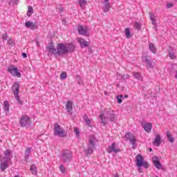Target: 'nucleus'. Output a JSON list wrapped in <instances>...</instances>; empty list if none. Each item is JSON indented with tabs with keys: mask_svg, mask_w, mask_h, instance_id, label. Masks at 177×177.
I'll return each instance as SVG.
<instances>
[{
	"mask_svg": "<svg viewBox=\"0 0 177 177\" xmlns=\"http://www.w3.org/2000/svg\"><path fill=\"white\" fill-rule=\"evenodd\" d=\"M83 120H84V121H86L87 120H89V118H88V115H84L83 116Z\"/></svg>",
	"mask_w": 177,
	"mask_h": 177,
	"instance_id": "45",
	"label": "nucleus"
},
{
	"mask_svg": "<svg viewBox=\"0 0 177 177\" xmlns=\"http://www.w3.org/2000/svg\"><path fill=\"white\" fill-rule=\"evenodd\" d=\"M104 1H109V0H104Z\"/></svg>",
	"mask_w": 177,
	"mask_h": 177,
	"instance_id": "62",
	"label": "nucleus"
},
{
	"mask_svg": "<svg viewBox=\"0 0 177 177\" xmlns=\"http://www.w3.org/2000/svg\"><path fill=\"white\" fill-rule=\"evenodd\" d=\"M31 150L32 148L29 147L27 148L25 151V161H28V158H30V154H31Z\"/></svg>",
	"mask_w": 177,
	"mask_h": 177,
	"instance_id": "21",
	"label": "nucleus"
},
{
	"mask_svg": "<svg viewBox=\"0 0 177 177\" xmlns=\"http://www.w3.org/2000/svg\"><path fill=\"white\" fill-rule=\"evenodd\" d=\"M125 138H127V139L128 140H131V139H133L135 138V135H133L132 133L131 132H128L126 135H125Z\"/></svg>",
	"mask_w": 177,
	"mask_h": 177,
	"instance_id": "29",
	"label": "nucleus"
},
{
	"mask_svg": "<svg viewBox=\"0 0 177 177\" xmlns=\"http://www.w3.org/2000/svg\"><path fill=\"white\" fill-rule=\"evenodd\" d=\"M147 63V67L148 68H153V63L151 62V58L147 55L144 57Z\"/></svg>",
	"mask_w": 177,
	"mask_h": 177,
	"instance_id": "17",
	"label": "nucleus"
},
{
	"mask_svg": "<svg viewBox=\"0 0 177 177\" xmlns=\"http://www.w3.org/2000/svg\"><path fill=\"white\" fill-rule=\"evenodd\" d=\"M78 42L80 45V47L82 48H86V46H89V45L88 44V41H85V39H80L78 40Z\"/></svg>",
	"mask_w": 177,
	"mask_h": 177,
	"instance_id": "20",
	"label": "nucleus"
},
{
	"mask_svg": "<svg viewBox=\"0 0 177 177\" xmlns=\"http://www.w3.org/2000/svg\"><path fill=\"white\" fill-rule=\"evenodd\" d=\"M88 50H89V52H91V48H88Z\"/></svg>",
	"mask_w": 177,
	"mask_h": 177,
	"instance_id": "59",
	"label": "nucleus"
},
{
	"mask_svg": "<svg viewBox=\"0 0 177 177\" xmlns=\"http://www.w3.org/2000/svg\"><path fill=\"white\" fill-rule=\"evenodd\" d=\"M124 97H125V98L128 97V95H124Z\"/></svg>",
	"mask_w": 177,
	"mask_h": 177,
	"instance_id": "56",
	"label": "nucleus"
},
{
	"mask_svg": "<svg viewBox=\"0 0 177 177\" xmlns=\"http://www.w3.org/2000/svg\"><path fill=\"white\" fill-rule=\"evenodd\" d=\"M143 160V156H142L141 154H138L136 157V165L138 168L144 167V168L147 169V168L150 167V165H149V162L144 161Z\"/></svg>",
	"mask_w": 177,
	"mask_h": 177,
	"instance_id": "6",
	"label": "nucleus"
},
{
	"mask_svg": "<svg viewBox=\"0 0 177 177\" xmlns=\"http://www.w3.org/2000/svg\"><path fill=\"white\" fill-rule=\"evenodd\" d=\"M134 27L136 28V30H137L138 31H140V30H142V27L140 26V23L139 22H135L134 23Z\"/></svg>",
	"mask_w": 177,
	"mask_h": 177,
	"instance_id": "30",
	"label": "nucleus"
},
{
	"mask_svg": "<svg viewBox=\"0 0 177 177\" xmlns=\"http://www.w3.org/2000/svg\"><path fill=\"white\" fill-rule=\"evenodd\" d=\"M141 125H142V127H143V128L146 132L151 131V128H153V125L151 124V123L142 122V123H141Z\"/></svg>",
	"mask_w": 177,
	"mask_h": 177,
	"instance_id": "15",
	"label": "nucleus"
},
{
	"mask_svg": "<svg viewBox=\"0 0 177 177\" xmlns=\"http://www.w3.org/2000/svg\"><path fill=\"white\" fill-rule=\"evenodd\" d=\"M122 80H127V78H129V75H126L125 76L122 77Z\"/></svg>",
	"mask_w": 177,
	"mask_h": 177,
	"instance_id": "46",
	"label": "nucleus"
},
{
	"mask_svg": "<svg viewBox=\"0 0 177 177\" xmlns=\"http://www.w3.org/2000/svg\"><path fill=\"white\" fill-rule=\"evenodd\" d=\"M14 3H15V5H17V4L19 3V1H13V2H12V5H13Z\"/></svg>",
	"mask_w": 177,
	"mask_h": 177,
	"instance_id": "48",
	"label": "nucleus"
},
{
	"mask_svg": "<svg viewBox=\"0 0 177 177\" xmlns=\"http://www.w3.org/2000/svg\"><path fill=\"white\" fill-rule=\"evenodd\" d=\"M30 171H33V172H37V166L35 165H32L30 166Z\"/></svg>",
	"mask_w": 177,
	"mask_h": 177,
	"instance_id": "40",
	"label": "nucleus"
},
{
	"mask_svg": "<svg viewBox=\"0 0 177 177\" xmlns=\"http://www.w3.org/2000/svg\"><path fill=\"white\" fill-rule=\"evenodd\" d=\"M124 34L126 35V38L129 39L132 37L131 35V30H129V28H127L124 30Z\"/></svg>",
	"mask_w": 177,
	"mask_h": 177,
	"instance_id": "28",
	"label": "nucleus"
},
{
	"mask_svg": "<svg viewBox=\"0 0 177 177\" xmlns=\"http://www.w3.org/2000/svg\"><path fill=\"white\" fill-rule=\"evenodd\" d=\"M77 31L80 35H86V32H88L86 28H84L82 25L78 26Z\"/></svg>",
	"mask_w": 177,
	"mask_h": 177,
	"instance_id": "16",
	"label": "nucleus"
},
{
	"mask_svg": "<svg viewBox=\"0 0 177 177\" xmlns=\"http://www.w3.org/2000/svg\"><path fill=\"white\" fill-rule=\"evenodd\" d=\"M75 80L79 85H81L82 84V79L81 78V76L76 75Z\"/></svg>",
	"mask_w": 177,
	"mask_h": 177,
	"instance_id": "32",
	"label": "nucleus"
},
{
	"mask_svg": "<svg viewBox=\"0 0 177 177\" xmlns=\"http://www.w3.org/2000/svg\"><path fill=\"white\" fill-rule=\"evenodd\" d=\"M149 19L151 21L153 26H156V15L151 12H149Z\"/></svg>",
	"mask_w": 177,
	"mask_h": 177,
	"instance_id": "26",
	"label": "nucleus"
},
{
	"mask_svg": "<svg viewBox=\"0 0 177 177\" xmlns=\"http://www.w3.org/2000/svg\"><path fill=\"white\" fill-rule=\"evenodd\" d=\"M153 145H156L157 147L161 145V136L158 134L156 136L155 140L153 141Z\"/></svg>",
	"mask_w": 177,
	"mask_h": 177,
	"instance_id": "19",
	"label": "nucleus"
},
{
	"mask_svg": "<svg viewBox=\"0 0 177 177\" xmlns=\"http://www.w3.org/2000/svg\"><path fill=\"white\" fill-rule=\"evenodd\" d=\"M19 88H20V84H19V82H15L12 86V91L19 104H23V101L20 100V96H19Z\"/></svg>",
	"mask_w": 177,
	"mask_h": 177,
	"instance_id": "4",
	"label": "nucleus"
},
{
	"mask_svg": "<svg viewBox=\"0 0 177 177\" xmlns=\"http://www.w3.org/2000/svg\"><path fill=\"white\" fill-rule=\"evenodd\" d=\"M30 122H31V119L26 115H23L19 120V125L22 128L30 125Z\"/></svg>",
	"mask_w": 177,
	"mask_h": 177,
	"instance_id": "8",
	"label": "nucleus"
},
{
	"mask_svg": "<svg viewBox=\"0 0 177 177\" xmlns=\"http://www.w3.org/2000/svg\"><path fill=\"white\" fill-rule=\"evenodd\" d=\"M8 45H10L11 46H15V41H13V39H12V38H10L8 40Z\"/></svg>",
	"mask_w": 177,
	"mask_h": 177,
	"instance_id": "37",
	"label": "nucleus"
},
{
	"mask_svg": "<svg viewBox=\"0 0 177 177\" xmlns=\"http://www.w3.org/2000/svg\"><path fill=\"white\" fill-rule=\"evenodd\" d=\"M85 121H86V125H88V127H91V120L87 119V120H85Z\"/></svg>",
	"mask_w": 177,
	"mask_h": 177,
	"instance_id": "44",
	"label": "nucleus"
},
{
	"mask_svg": "<svg viewBox=\"0 0 177 177\" xmlns=\"http://www.w3.org/2000/svg\"><path fill=\"white\" fill-rule=\"evenodd\" d=\"M173 7H174V3H167V9H171V8H173Z\"/></svg>",
	"mask_w": 177,
	"mask_h": 177,
	"instance_id": "43",
	"label": "nucleus"
},
{
	"mask_svg": "<svg viewBox=\"0 0 177 177\" xmlns=\"http://www.w3.org/2000/svg\"><path fill=\"white\" fill-rule=\"evenodd\" d=\"M59 170L61 171L62 174H64V172H66V167H64L63 165H60Z\"/></svg>",
	"mask_w": 177,
	"mask_h": 177,
	"instance_id": "36",
	"label": "nucleus"
},
{
	"mask_svg": "<svg viewBox=\"0 0 177 177\" xmlns=\"http://www.w3.org/2000/svg\"><path fill=\"white\" fill-rule=\"evenodd\" d=\"M80 1H85V0H80Z\"/></svg>",
	"mask_w": 177,
	"mask_h": 177,
	"instance_id": "61",
	"label": "nucleus"
},
{
	"mask_svg": "<svg viewBox=\"0 0 177 177\" xmlns=\"http://www.w3.org/2000/svg\"><path fill=\"white\" fill-rule=\"evenodd\" d=\"M166 136H167L168 140H169L171 143H174L175 139H174V138H172V134H171V132L167 131V132H166Z\"/></svg>",
	"mask_w": 177,
	"mask_h": 177,
	"instance_id": "24",
	"label": "nucleus"
},
{
	"mask_svg": "<svg viewBox=\"0 0 177 177\" xmlns=\"http://www.w3.org/2000/svg\"><path fill=\"white\" fill-rule=\"evenodd\" d=\"M130 143L132 144V149H135V145H136V142L137 140L136 138H135V137L133 138H131L129 140Z\"/></svg>",
	"mask_w": 177,
	"mask_h": 177,
	"instance_id": "31",
	"label": "nucleus"
},
{
	"mask_svg": "<svg viewBox=\"0 0 177 177\" xmlns=\"http://www.w3.org/2000/svg\"><path fill=\"white\" fill-rule=\"evenodd\" d=\"M103 7H102V10L104 13H107L111 8V3H110V1H104L102 2Z\"/></svg>",
	"mask_w": 177,
	"mask_h": 177,
	"instance_id": "11",
	"label": "nucleus"
},
{
	"mask_svg": "<svg viewBox=\"0 0 177 177\" xmlns=\"http://www.w3.org/2000/svg\"><path fill=\"white\" fill-rule=\"evenodd\" d=\"M100 122L103 124V125H106L107 124V121L110 120L111 122L117 118V115L114 113V111H105L104 113L100 115Z\"/></svg>",
	"mask_w": 177,
	"mask_h": 177,
	"instance_id": "2",
	"label": "nucleus"
},
{
	"mask_svg": "<svg viewBox=\"0 0 177 177\" xmlns=\"http://www.w3.org/2000/svg\"><path fill=\"white\" fill-rule=\"evenodd\" d=\"M58 10H59V12H63V8H62V7L58 8Z\"/></svg>",
	"mask_w": 177,
	"mask_h": 177,
	"instance_id": "49",
	"label": "nucleus"
},
{
	"mask_svg": "<svg viewBox=\"0 0 177 177\" xmlns=\"http://www.w3.org/2000/svg\"><path fill=\"white\" fill-rule=\"evenodd\" d=\"M12 3L13 4V1H9L8 5H10H10H12Z\"/></svg>",
	"mask_w": 177,
	"mask_h": 177,
	"instance_id": "52",
	"label": "nucleus"
},
{
	"mask_svg": "<svg viewBox=\"0 0 177 177\" xmlns=\"http://www.w3.org/2000/svg\"><path fill=\"white\" fill-rule=\"evenodd\" d=\"M133 75L136 80H138V81H142L143 80V77H142V75H140V73L138 72H133Z\"/></svg>",
	"mask_w": 177,
	"mask_h": 177,
	"instance_id": "22",
	"label": "nucleus"
},
{
	"mask_svg": "<svg viewBox=\"0 0 177 177\" xmlns=\"http://www.w3.org/2000/svg\"><path fill=\"white\" fill-rule=\"evenodd\" d=\"M149 151H153V149L149 148Z\"/></svg>",
	"mask_w": 177,
	"mask_h": 177,
	"instance_id": "54",
	"label": "nucleus"
},
{
	"mask_svg": "<svg viewBox=\"0 0 177 177\" xmlns=\"http://www.w3.org/2000/svg\"><path fill=\"white\" fill-rule=\"evenodd\" d=\"M149 50H151L152 52V53H153V54L157 53V48L154 46V44L150 43L149 44Z\"/></svg>",
	"mask_w": 177,
	"mask_h": 177,
	"instance_id": "23",
	"label": "nucleus"
},
{
	"mask_svg": "<svg viewBox=\"0 0 177 177\" xmlns=\"http://www.w3.org/2000/svg\"><path fill=\"white\" fill-rule=\"evenodd\" d=\"M9 107H10L9 102L8 101H5L4 102V107H3L5 111H9Z\"/></svg>",
	"mask_w": 177,
	"mask_h": 177,
	"instance_id": "33",
	"label": "nucleus"
},
{
	"mask_svg": "<svg viewBox=\"0 0 177 177\" xmlns=\"http://www.w3.org/2000/svg\"><path fill=\"white\" fill-rule=\"evenodd\" d=\"M114 177H120V175L118 174V173H116L114 176Z\"/></svg>",
	"mask_w": 177,
	"mask_h": 177,
	"instance_id": "50",
	"label": "nucleus"
},
{
	"mask_svg": "<svg viewBox=\"0 0 177 177\" xmlns=\"http://www.w3.org/2000/svg\"><path fill=\"white\" fill-rule=\"evenodd\" d=\"M66 109L67 111V113H70V114H73L71 111H73V101H67L66 104Z\"/></svg>",
	"mask_w": 177,
	"mask_h": 177,
	"instance_id": "18",
	"label": "nucleus"
},
{
	"mask_svg": "<svg viewBox=\"0 0 177 177\" xmlns=\"http://www.w3.org/2000/svg\"><path fill=\"white\" fill-rule=\"evenodd\" d=\"M119 97H120L121 99H122V97H124V95H119Z\"/></svg>",
	"mask_w": 177,
	"mask_h": 177,
	"instance_id": "53",
	"label": "nucleus"
},
{
	"mask_svg": "<svg viewBox=\"0 0 177 177\" xmlns=\"http://www.w3.org/2000/svg\"><path fill=\"white\" fill-rule=\"evenodd\" d=\"M152 162L157 169H160L161 168H162V165H161V163L160 162V159L158 158V157H152Z\"/></svg>",
	"mask_w": 177,
	"mask_h": 177,
	"instance_id": "12",
	"label": "nucleus"
},
{
	"mask_svg": "<svg viewBox=\"0 0 177 177\" xmlns=\"http://www.w3.org/2000/svg\"><path fill=\"white\" fill-rule=\"evenodd\" d=\"M116 99H117L118 103L119 104H121V103H122V99H121V97H120V95H117Z\"/></svg>",
	"mask_w": 177,
	"mask_h": 177,
	"instance_id": "42",
	"label": "nucleus"
},
{
	"mask_svg": "<svg viewBox=\"0 0 177 177\" xmlns=\"http://www.w3.org/2000/svg\"><path fill=\"white\" fill-rule=\"evenodd\" d=\"M76 3H77L80 6V8H82V9L85 8V6L88 5V3L86 2V1H79Z\"/></svg>",
	"mask_w": 177,
	"mask_h": 177,
	"instance_id": "27",
	"label": "nucleus"
},
{
	"mask_svg": "<svg viewBox=\"0 0 177 177\" xmlns=\"http://www.w3.org/2000/svg\"><path fill=\"white\" fill-rule=\"evenodd\" d=\"M8 162H9V161L6 160L5 159L1 160L0 168L2 172H5V169H6V168H8L9 165H8Z\"/></svg>",
	"mask_w": 177,
	"mask_h": 177,
	"instance_id": "14",
	"label": "nucleus"
},
{
	"mask_svg": "<svg viewBox=\"0 0 177 177\" xmlns=\"http://www.w3.org/2000/svg\"><path fill=\"white\" fill-rule=\"evenodd\" d=\"M25 27L27 28H34L35 27V24L32 23V21H28L25 23Z\"/></svg>",
	"mask_w": 177,
	"mask_h": 177,
	"instance_id": "25",
	"label": "nucleus"
},
{
	"mask_svg": "<svg viewBox=\"0 0 177 177\" xmlns=\"http://www.w3.org/2000/svg\"><path fill=\"white\" fill-rule=\"evenodd\" d=\"M95 141L93 140V138H90L88 145V149H84L86 156L87 157L88 156H91L93 153V150H95Z\"/></svg>",
	"mask_w": 177,
	"mask_h": 177,
	"instance_id": "7",
	"label": "nucleus"
},
{
	"mask_svg": "<svg viewBox=\"0 0 177 177\" xmlns=\"http://www.w3.org/2000/svg\"><path fill=\"white\" fill-rule=\"evenodd\" d=\"M104 95H107V92L106 91L104 92Z\"/></svg>",
	"mask_w": 177,
	"mask_h": 177,
	"instance_id": "58",
	"label": "nucleus"
},
{
	"mask_svg": "<svg viewBox=\"0 0 177 177\" xmlns=\"http://www.w3.org/2000/svg\"><path fill=\"white\" fill-rule=\"evenodd\" d=\"M139 168V172H140V167H138Z\"/></svg>",
	"mask_w": 177,
	"mask_h": 177,
	"instance_id": "60",
	"label": "nucleus"
},
{
	"mask_svg": "<svg viewBox=\"0 0 177 177\" xmlns=\"http://www.w3.org/2000/svg\"><path fill=\"white\" fill-rule=\"evenodd\" d=\"M60 80H66L67 78V73L66 72H62L59 77Z\"/></svg>",
	"mask_w": 177,
	"mask_h": 177,
	"instance_id": "35",
	"label": "nucleus"
},
{
	"mask_svg": "<svg viewBox=\"0 0 177 177\" xmlns=\"http://www.w3.org/2000/svg\"><path fill=\"white\" fill-rule=\"evenodd\" d=\"M63 24H64L65 26L67 24V23L66 22V19H64Z\"/></svg>",
	"mask_w": 177,
	"mask_h": 177,
	"instance_id": "51",
	"label": "nucleus"
},
{
	"mask_svg": "<svg viewBox=\"0 0 177 177\" xmlns=\"http://www.w3.org/2000/svg\"><path fill=\"white\" fill-rule=\"evenodd\" d=\"M8 73H10V74H12V75L18 77V78H20L21 77V73L19 72V68H17V67H14L13 66H11L8 67Z\"/></svg>",
	"mask_w": 177,
	"mask_h": 177,
	"instance_id": "9",
	"label": "nucleus"
},
{
	"mask_svg": "<svg viewBox=\"0 0 177 177\" xmlns=\"http://www.w3.org/2000/svg\"><path fill=\"white\" fill-rule=\"evenodd\" d=\"M175 78H176V80H177V71H176Z\"/></svg>",
	"mask_w": 177,
	"mask_h": 177,
	"instance_id": "55",
	"label": "nucleus"
},
{
	"mask_svg": "<svg viewBox=\"0 0 177 177\" xmlns=\"http://www.w3.org/2000/svg\"><path fill=\"white\" fill-rule=\"evenodd\" d=\"M169 57H170V59H175L176 56H175V53L170 52L169 53Z\"/></svg>",
	"mask_w": 177,
	"mask_h": 177,
	"instance_id": "41",
	"label": "nucleus"
},
{
	"mask_svg": "<svg viewBox=\"0 0 177 177\" xmlns=\"http://www.w3.org/2000/svg\"><path fill=\"white\" fill-rule=\"evenodd\" d=\"M46 49L48 53L50 55H54L56 56H64V55H68V53H73L75 52V44L73 43L69 44H63L59 43L56 47H55V44L53 42H51L48 46H46Z\"/></svg>",
	"mask_w": 177,
	"mask_h": 177,
	"instance_id": "1",
	"label": "nucleus"
},
{
	"mask_svg": "<svg viewBox=\"0 0 177 177\" xmlns=\"http://www.w3.org/2000/svg\"><path fill=\"white\" fill-rule=\"evenodd\" d=\"M2 39H3V41H7L8 40V33L4 32L2 35Z\"/></svg>",
	"mask_w": 177,
	"mask_h": 177,
	"instance_id": "39",
	"label": "nucleus"
},
{
	"mask_svg": "<svg viewBox=\"0 0 177 177\" xmlns=\"http://www.w3.org/2000/svg\"><path fill=\"white\" fill-rule=\"evenodd\" d=\"M21 56H22V57H24V59H26V57H27V53H22Z\"/></svg>",
	"mask_w": 177,
	"mask_h": 177,
	"instance_id": "47",
	"label": "nucleus"
},
{
	"mask_svg": "<svg viewBox=\"0 0 177 177\" xmlns=\"http://www.w3.org/2000/svg\"><path fill=\"white\" fill-rule=\"evenodd\" d=\"M4 156L5 157H3L2 160H6L7 161H10V160H12L13 158V156L12 155V151L10 149H6L4 151Z\"/></svg>",
	"mask_w": 177,
	"mask_h": 177,
	"instance_id": "13",
	"label": "nucleus"
},
{
	"mask_svg": "<svg viewBox=\"0 0 177 177\" xmlns=\"http://www.w3.org/2000/svg\"><path fill=\"white\" fill-rule=\"evenodd\" d=\"M61 161L62 162H70L73 159V156H71V151L68 149L64 150L61 153Z\"/></svg>",
	"mask_w": 177,
	"mask_h": 177,
	"instance_id": "5",
	"label": "nucleus"
},
{
	"mask_svg": "<svg viewBox=\"0 0 177 177\" xmlns=\"http://www.w3.org/2000/svg\"><path fill=\"white\" fill-rule=\"evenodd\" d=\"M106 151L109 153H115V154H117V153L121 152V149L116 147L115 142H113L111 144V146L108 147Z\"/></svg>",
	"mask_w": 177,
	"mask_h": 177,
	"instance_id": "10",
	"label": "nucleus"
},
{
	"mask_svg": "<svg viewBox=\"0 0 177 177\" xmlns=\"http://www.w3.org/2000/svg\"><path fill=\"white\" fill-rule=\"evenodd\" d=\"M34 13V9L32 8V6H29L28 7V13L27 15L30 17L31 16V15H32Z\"/></svg>",
	"mask_w": 177,
	"mask_h": 177,
	"instance_id": "34",
	"label": "nucleus"
},
{
	"mask_svg": "<svg viewBox=\"0 0 177 177\" xmlns=\"http://www.w3.org/2000/svg\"><path fill=\"white\" fill-rule=\"evenodd\" d=\"M54 136H59V138H67V132L64 131L59 124H54Z\"/></svg>",
	"mask_w": 177,
	"mask_h": 177,
	"instance_id": "3",
	"label": "nucleus"
},
{
	"mask_svg": "<svg viewBox=\"0 0 177 177\" xmlns=\"http://www.w3.org/2000/svg\"><path fill=\"white\" fill-rule=\"evenodd\" d=\"M74 132L75 133L76 136L78 138V136H80V129L77 127H75Z\"/></svg>",
	"mask_w": 177,
	"mask_h": 177,
	"instance_id": "38",
	"label": "nucleus"
},
{
	"mask_svg": "<svg viewBox=\"0 0 177 177\" xmlns=\"http://www.w3.org/2000/svg\"><path fill=\"white\" fill-rule=\"evenodd\" d=\"M14 177H20V176L16 175V176H15Z\"/></svg>",
	"mask_w": 177,
	"mask_h": 177,
	"instance_id": "57",
	"label": "nucleus"
}]
</instances>
